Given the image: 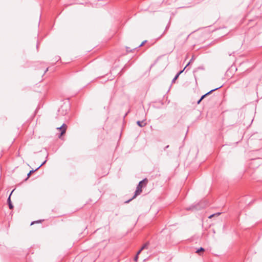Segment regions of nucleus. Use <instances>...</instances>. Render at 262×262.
Masks as SVG:
<instances>
[{"mask_svg":"<svg viewBox=\"0 0 262 262\" xmlns=\"http://www.w3.org/2000/svg\"><path fill=\"white\" fill-rule=\"evenodd\" d=\"M38 169V168H36L35 170H31L29 171V172L28 173V175H27V178L26 179V180L30 177V175L33 173L34 172L37 171V170Z\"/></svg>","mask_w":262,"mask_h":262,"instance_id":"0eeeda50","label":"nucleus"},{"mask_svg":"<svg viewBox=\"0 0 262 262\" xmlns=\"http://www.w3.org/2000/svg\"><path fill=\"white\" fill-rule=\"evenodd\" d=\"M184 69L183 70H181L180 71H179L177 74V75H179V76H180V75L184 71Z\"/></svg>","mask_w":262,"mask_h":262,"instance_id":"dca6fc26","label":"nucleus"},{"mask_svg":"<svg viewBox=\"0 0 262 262\" xmlns=\"http://www.w3.org/2000/svg\"><path fill=\"white\" fill-rule=\"evenodd\" d=\"M142 250L140 249L137 253V255H139Z\"/></svg>","mask_w":262,"mask_h":262,"instance_id":"f3484780","label":"nucleus"},{"mask_svg":"<svg viewBox=\"0 0 262 262\" xmlns=\"http://www.w3.org/2000/svg\"><path fill=\"white\" fill-rule=\"evenodd\" d=\"M204 249L202 247H200L199 249H198L196 251V253H200V252H203L204 251Z\"/></svg>","mask_w":262,"mask_h":262,"instance_id":"1a4fd4ad","label":"nucleus"},{"mask_svg":"<svg viewBox=\"0 0 262 262\" xmlns=\"http://www.w3.org/2000/svg\"><path fill=\"white\" fill-rule=\"evenodd\" d=\"M193 60V58L192 57V58L190 59V61L191 62Z\"/></svg>","mask_w":262,"mask_h":262,"instance_id":"412c9836","label":"nucleus"},{"mask_svg":"<svg viewBox=\"0 0 262 262\" xmlns=\"http://www.w3.org/2000/svg\"><path fill=\"white\" fill-rule=\"evenodd\" d=\"M190 63H191V62L189 61V62L186 64V66L184 68V69H185L186 68V67L190 64Z\"/></svg>","mask_w":262,"mask_h":262,"instance_id":"a211bd4d","label":"nucleus"},{"mask_svg":"<svg viewBox=\"0 0 262 262\" xmlns=\"http://www.w3.org/2000/svg\"><path fill=\"white\" fill-rule=\"evenodd\" d=\"M179 77V75L176 74L172 80V83H174L175 82V81Z\"/></svg>","mask_w":262,"mask_h":262,"instance_id":"9b49d317","label":"nucleus"},{"mask_svg":"<svg viewBox=\"0 0 262 262\" xmlns=\"http://www.w3.org/2000/svg\"><path fill=\"white\" fill-rule=\"evenodd\" d=\"M148 245H149V243L148 242H147L146 243H145L141 248V250H143L145 249H147L148 248Z\"/></svg>","mask_w":262,"mask_h":262,"instance_id":"6e6552de","label":"nucleus"},{"mask_svg":"<svg viewBox=\"0 0 262 262\" xmlns=\"http://www.w3.org/2000/svg\"><path fill=\"white\" fill-rule=\"evenodd\" d=\"M214 214L211 215L209 217L211 218L212 216H213Z\"/></svg>","mask_w":262,"mask_h":262,"instance_id":"4be33fe9","label":"nucleus"},{"mask_svg":"<svg viewBox=\"0 0 262 262\" xmlns=\"http://www.w3.org/2000/svg\"><path fill=\"white\" fill-rule=\"evenodd\" d=\"M47 162V160H45L44 162H43L37 168H38V169L43 165H44Z\"/></svg>","mask_w":262,"mask_h":262,"instance_id":"f8f14e48","label":"nucleus"},{"mask_svg":"<svg viewBox=\"0 0 262 262\" xmlns=\"http://www.w3.org/2000/svg\"><path fill=\"white\" fill-rule=\"evenodd\" d=\"M202 100H200V99L198 101L197 103L200 104Z\"/></svg>","mask_w":262,"mask_h":262,"instance_id":"6ab92c4d","label":"nucleus"},{"mask_svg":"<svg viewBox=\"0 0 262 262\" xmlns=\"http://www.w3.org/2000/svg\"><path fill=\"white\" fill-rule=\"evenodd\" d=\"M14 191V190L11 192V194H10L8 199H7V202H8V205H9V207L10 209H12L13 208V206L11 203V199H10V196H11V195L12 194V193L13 192V191Z\"/></svg>","mask_w":262,"mask_h":262,"instance_id":"39448f33","label":"nucleus"},{"mask_svg":"<svg viewBox=\"0 0 262 262\" xmlns=\"http://www.w3.org/2000/svg\"><path fill=\"white\" fill-rule=\"evenodd\" d=\"M220 88H221V86H220L219 88H215L214 89H213L211 91H210L209 92H208V93H207L206 94L202 95L201 96V97L200 98V100H202L205 97H206L207 95L210 94L212 92H213V91L220 89Z\"/></svg>","mask_w":262,"mask_h":262,"instance_id":"20e7f679","label":"nucleus"},{"mask_svg":"<svg viewBox=\"0 0 262 262\" xmlns=\"http://www.w3.org/2000/svg\"><path fill=\"white\" fill-rule=\"evenodd\" d=\"M137 125L141 127H144L146 125V123H144V121H138L137 122Z\"/></svg>","mask_w":262,"mask_h":262,"instance_id":"423d86ee","label":"nucleus"},{"mask_svg":"<svg viewBox=\"0 0 262 262\" xmlns=\"http://www.w3.org/2000/svg\"><path fill=\"white\" fill-rule=\"evenodd\" d=\"M138 256H139V255H137V254L135 256V257H134V260L135 261H137V260L138 259Z\"/></svg>","mask_w":262,"mask_h":262,"instance_id":"ddd939ff","label":"nucleus"},{"mask_svg":"<svg viewBox=\"0 0 262 262\" xmlns=\"http://www.w3.org/2000/svg\"><path fill=\"white\" fill-rule=\"evenodd\" d=\"M141 192H142V190L136 188V190L135 192L134 196L129 200L126 201L125 202V203H128L130 201H131L132 200L135 199L138 195L140 194Z\"/></svg>","mask_w":262,"mask_h":262,"instance_id":"f03ea898","label":"nucleus"},{"mask_svg":"<svg viewBox=\"0 0 262 262\" xmlns=\"http://www.w3.org/2000/svg\"><path fill=\"white\" fill-rule=\"evenodd\" d=\"M147 41L146 40H144V41H143L138 47V48H140L142 46H143L144 43L146 42ZM136 48H137V47H136L135 48L133 49V50H135Z\"/></svg>","mask_w":262,"mask_h":262,"instance_id":"9d476101","label":"nucleus"},{"mask_svg":"<svg viewBox=\"0 0 262 262\" xmlns=\"http://www.w3.org/2000/svg\"><path fill=\"white\" fill-rule=\"evenodd\" d=\"M133 50H130L129 47H126L127 52H132Z\"/></svg>","mask_w":262,"mask_h":262,"instance_id":"2eb2a0df","label":"nucleus"},{"mask_svg":"<svg viewBox=\"0 0 262 262\" xmlns=\"http://www.w3.org/2000/svg\"><path fill=\"white\" fill-rule=\"evenodd\" d=\"M48 68H47V69H46V71H45V72H46L47 71H48Z\"/></svg>","mask_w":262,"mask_h":262,"instance_id":"5701e85b","label":"nucleus"},{"mask_svg":"<svg viewBox=\"0 0 262 262\" xmlns=\"http://www.w3.org/2000/svg\"><path fill=\"white\" fill-rule=\"evenodd\" d=\"M40 222H41V220H38V221H35V222H32L31 225H33L34 223H40Z\"/></svg>","mask_w":262,"mask_h":262,"instance_id":"4468645a","label":"nucleus"},{"mask_svg":"<svg viewBox=\"0 0 262 262\" xmlns=\"http://www.w3.org/2000/svg\"><path fill=\"white\" fill-rule=\"evenodd\" d=\"M169 147V145H167L165 148H164V150H165L166 149L168 148Z\"/></svg>","mask_w":262,"mask_h":262,"instance_id":"aec40b11","label":"nucleus"},{"mask_svg":"<svg viewBox=\"0 0 262 262\" xmlns=\"http://www.w3.org/2000/svg\"><path fill=\"white\" fill-rule=\"evenodd\" d=\"M148 183V180L147 178L144 179L143 180L140 181L138 185H137V188L139 189L140 190H142V187H143V184H144L145 186L146 185V184Z\"/></svg>","mask_w":262,"mask_h":262,"instance_id":"f257e3e1","label":"nucleus"},{"mask_svg":"<svg viewBox=\"0 0 262 262\" xmlns=\"http://www.w3.org/2000/svg\"><path fill=\"white\" fill-rule=\"evenodd\" d=\"M66 128L67 126L64 123H63L60 127L57 128V129H59L61 130L60 136H62L66 133Z\"/></svg>","mask_w":262,"mask_h":262,"instance_id":"7ed1b4c3","label":"nucleus"}]
</instances>
